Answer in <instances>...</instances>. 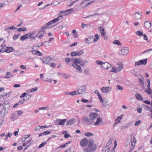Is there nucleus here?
I'll return each mask as SVG.
<instances>
[{"mask_svg": "<svg viewBox=\"0 0 152 152\" xmlns=\"http://www.w3.org/2000/svg\"><path fill=\"white\" fill-rule=\"evenodd\" d=\"M72 66L77 70H80L81 69L80 66L78 64H72Z\"/></svg>", "mask_w": 152, "mask_h": 152, "instance_id": "obj_23", "label": "nucleus"}, {"mask_svg": "<svg viewBox=\"0 0 152 152\" xmlns=\"http://www.w3.org/2000/svg\"><path fill=\"white\" fill-rule=\"evenodd\" d=\"M12 49L13 48L12 47H8L5 49L4 51L7 53H9L12 51Z\"/></svg>", "mask_w": 152, "mask_h": 152, "instance_id": "obj_21", "label": "nucleus"}, {"mask_svg": "<svg viewBox=\"0 0 152 152\" xmlns=\"http://www.w3.org/2000/svg\"><path fill=\"white\" fill-rule=\"evenodd\" d=\"M112 143V141L111 140H110L109 142H107L106 144V146H105L107 148V147L110 144Z\"/></svg>", "mask_w": 152, "mask_h": 152, "instance_id": "obj_48", "label": "nucleus"}, {"mask_svg": "<svg viewBox=\"0 0 152 152\" xmlns=\"http://www.w3.org/2000/svg\"><path fill=\"white\" fill-rule=\"evenodd\" d=\"M73 10V9L72 8H71V9H69L67 10H66V11H61V12H60L59 14L60 15H61L62 13L63 14V13H65L66 12H69L70 11H72V10Z\"/></svg>", "mask_w": 152, "mask_h": 152, "instance_id": "obj_37", "label": "nucleus"}, {"mask_svg": "<svg viewBox=\"0 0 152 152\" xmlns=\"http://www.w3.org/2000/svg\"><path fill=\"white\" fill-rule=\"evenodd\" d=\"M71 55L72 56H76L75 52H73L71 53Z\"/></svg>", "mask_w": 152, "mask_h": 152, "instance_id": "obj_64", "label": "nucleus"}, {"mask_svg": "<svg viewBox=\"0 0 152 152\" xmlns=\"http://www.w3.org/2000/svg\"><path fill=\"white\" fill-rule=\"evenodd\" d=\"M100 15L99 14V13H96L90 16H88L87 17H86V18H87L88 17H89V16L91 17V16H96V15Z\"/></svg>", "mask_w": 152, "mask_h": 152, "instance_id": "obj_54", "label": "nucleus"}, {"mask_svg": "<svg viewBox=\"0 0 152 152\" xmlns=\"http://www.w3.org/2000/svg\"><path fill=\"white\" fill-rule=\"evenodd\" d=\"M35 54L39 56H41L42 55V53L38 50H37Z\"/></svg>", "mask_w": 152, "mask_h": 152, "instance_id": "obj_45", "label": "nucleus"}, {"mask_svg": "<svg viewBox=\"0 0 152 152\" xmlns=\"http://www.w3.org/2000/svg\"><path fill=\"white\" fill-rule=\"evenodd\" d=\"M145 91L149 95H150L152 93V90L151 88H147Z\"/></svg>", "mask_w": 152, "mask_h": 152, "instance_id": "obj_32", "label": "nucleus"}, {"mask_svg": "<svg viewBox=\"0 0 152 152\" xmlns=\"http://www.w3.org/2000/svg\"><path fill=\"white\" fill-rule=\"evenodd\" d=\"M86 89V87L85 86H81L78 91H77V94H83L85 92Z\"/></svg>", "mask_w": 152, "mask_h": 152, "instance_id": "obj_10", "label": "nucleus"}, {"mask_svg": "<svg viewBox=\"0 0 152 152\" xmlns=\"http://www.w3.org/2000/svg\"><path fill=\"white\" fill-rule=\"evenodd\" d=\"M111 65L108 63L105 62L104 63L103 65H102L101 67L103 68L104 69H107L111 67Z\"/></svg>", "mask_w": 152, "mask_h": 152, "instance_id": "obj_13", "label": "nucleus"}, {"mask_svg": "<svg viewBox=\"0 0 152 152\" xmlns=\"http://www.w3.org/2000/svg\"><path fill=\"white\" fill-rule=\"evenodd\" d=\"M63 18V16L62 15H60L57 18H55L53 20L48 22V23L50 25H51L53 24L56 23L58 22L59 20L62 19Z\"/></svg>", "mask_w": 152, "mask_h": 152, "instance_id": "obj_6", "label": "nucleus"}, {"mask_svg": "<svg viewBox=\"0 0 152 152\" xmlns=\"http://www.w3.org/2000/svg\"><path fill=\"white\" fill-rule=\"evenodd\" d=\"M88 142V140L86 138L81 140L80 142V145L82 147H85L87 145Z\"/></svg>", "mask_w": 152, "mask_h": 152, "instance_id": "obj_8", "label": "nucleus"}, {"mask_svg": "<svg viewBox=\"0 0 152 152\" xmlns=\"http://www.w3.org/2000/svg\"><path fill=\"white\" fill-rule=\"evenodd\" d=\"M129 52L128 48L125 47L122 48L119 52V54L122 55H126Z\"/></svg>", "mask_w": 152, "mask_h": 152, "instance_id": "obj_4", "label": "nucleus"}, {"mask_svg": "<svg viewBox=\"0 0 152 152\" xmlns=\"http://www.w3.org/2000/svg\"><path fill=\"white\" fill-rule=\"evenodd\" d=\"M140 121L139 120L136 122L135 124V126H138L140 124Z\"/></svg>", "mask_w": 152, "mask_h": 152, "instance_id": "obj_53", "label": "nucleus"}, {"mask_svg": "<svg viewBox=\"0 0 152 152\" xmlns=\"http://www.w3.org/2000/svg\"><path fill=\"white\" fill-rule=\"evenodd\" d=\"M82 120L83 122H85L88 124H92L94 123V121L91 120L87 116L82 118Z\"/></svg>", "mask_w": 152, "mask_h": 152, "instance_id": "obj_9", "label": "nucleus"}, {"mask_svg": "<svg viewBox=\"0 0 152 152\" xmlns=\"http://www.w3.org/2000/svg\"><path fill=\"white\" fill-rule=\"evenodd\" d=\"M113 43L118 45H121V44L120 41L117 40H115L113 42Z\"/></svg>", "mask_w": 152, "mask_h": 152, "instance_id": "obj_36", "label": "nucleus"}, {"mask_svg": "<svg viewBox=\"0 0 152 152\" xmlns=\"http://www.w3.org/2000/svg\"><path fill=\"white\" fill-rule=\"evenodd\" d=\"M49 108V107L48 106H46L45 107H39V110H47Z\"/></svg>", "mask_w": 152, "mask_h": 152, "instance_id": "obj_39", "label": "nucleus"}, {"mask_svg": "<svg viewBox=\"0 0 152 152\" xmlns=\"http://www.w3.org/2000/svg\"><path fill=\"white\" fill-rule=\"evenodd\" d=\"M19 36V35H15L13 38V39H14V40H15L16 39H17Z\"/></svg>", "mask_w": 152, "mask_h": 152, "instance_id": "obj_62", "label": "nucleus"}, {"mask_svg": "<svg viewBox=\"0 0 152 152\" xmlns=\"http://www.w3.org/2000/svg\"><path fill=\"white\" fill-rule=\"evenodd\" d=\"M136 34L137 35H138L139 36H141L143 35L142 32L139 31H137Z\"/></svg>", "mask_w": 152, "mask_h": 152, "instance_id": "obj_49", "label": "nucleus"}, {"mask_svg": "<svg viewBox=\"0 0 152 152\" xmlns=\"http://www.w3.org/2000/svg\"><path fill=\"white\" fill-rule=\"evenodd\" d=\"M97 147L96 144L94 143L93 140L90 139L88 140L87 146L84 149L83 152H93L96 149Z\"/></svg>", "mask_w": 152, "mask_h": 152, "instance_id": "obj_1", "label": "nucleus"}, {"mask_svg": "<svg viewBox=\"0 0 152 152\" xmlns=\"http://www.w3.org/2000/svg\"><path fill=\"white\" fill-rule=\"evenodd\" d=\"M75 119L74 118H72L69 120L67 121L66 125H71L73 124L75 122Z\"/></svg>", "mask_w": 152, "mask_h": 152, "instance_id": "obj_18", "label": "nucleus"}, {"mask_svg": "<svg viewBox=\"0 0 152 152\" xmlns=\"http://www.w3.org/2000/svg\"><path fill=\"white\" fill-rule=\"evenodd\" d=\"M38 90V88L35 87V88H33L31 89L30 92H32L34 91H36Z\"/></svg>", "mask_w": 152, "mask_h": 152, "instance_id": "obj_51", "label": "nucleus"}, {"mask_svg": "<svg viewBox=\"0 0 152 152\" xmlns=\"http://www.w3.org/2000/svg\"><path fill=\"white\" fill-rule=\"evenodd\" d=\"M70 137V135L67 133H66L64 135V137L65 138H66Z\"/></svg>", "mask_w": 152, "mask_h": 152, "instance_id": "obj_55", "label": "nucleus"}, {"mask_svg": "<svg viewBox=\"0 0 152 152\" xmlns=\"http://www.w3.org/2000/svg\"><path fill=\"white\" fill-rule=\"evenodd\" d=\"M50 64V66L52 67H54L56 66V64L54 63H51Z\"/></svg>", "mask_w": 152, "mask_h": 152, "instance_id": "obj_61", "label": "nucleus"}, {"mask_svg": "<svg viewBox=\"0 0 152 152\" xmlns=\"http://www.w3.org/2000/svg\"><path fill=\"white\" fill-rule=\"evenodd\" d=\"M93 37L91 36L89 37L88 38L86 39V41H88L89 43H91L94 41Z\"/></svg>", "mask_w": 152, "mask_h": 152, "instance_id": "obj_25", "label": "nucleus"}, {"mask_svg": "<svg viewBox=\"0 0 152 152\" xmlns=\"http://www.w3.org/2000/svg\"><path fill=\"white\" fill-rule=\"evenodd\" d=\"M36 31H32L31 32L27 34L28 37V38H31V39H34L35 37H33L32 36L35 35L36 34Z\"/></svg>", "mask_w": 152, "mask_h": 152, "instance_id": "obj_15", "label": "nucleus"}, {"mask_svg": "<svg viewBox=\"0 0 152 152\" xmlns=\"http://www.w3.org/2000/svg\"><path fill=\"white\" fill-rule=\"evenodd\" d=\"M71 95L72 96L78 94H77V91H73L71 92Z\"/></svg>", "mask_w": 152, "mask_h": 152, "instance_id": "obj_47", "label": "nucleus"}, {"mask_svg": "<svg viewBox=\"0 0 152 152\" xmlns=\"http://www.w3.org/2000/svg\"><path fill=\"white\" fill-rule=\"evenodd\" d=\"M116 88L117 89H118V90H122L123 89V87H122V86H119L118 85H116Z\"/></svg>", "mask_w": 152, "mask_h": 152, "instance_id": "obj_46", "label": "nucleus"}, {"mask_svg": "<svg viewBox=\"0 0 152 152\" xmlns=\"http://www.w3.org/2000/svg\"><path fill=\"white\" fill-rule=\"evenodd\" d=\"M143 38L145 40H148V38L146 36V35L145 34H143Z\"/></svg>", "mask_w": 152, "mask_h": 152, "instance_id": "obj_63", "label": "nucleus"}, {"mask_svg": "<svg viewBox=\"0 0 152 152\" xmlns=\"http://www.w3.org/2000/svg\"><path fill=\"white\" fill-rule=\"evenodd\" d=\"M26 30V28L25 27H22L21 28H19L18 29V31L19 32L20 31H25Z\"/></svg>", "mask_w": 152, "mask_h": 152, "instance_id": "obj_35", "label": "nucleus"}, {"mask_svg": "<svg viewBox=\"0 0 152 152\" xmlns=\"http://www.w3.org/2000/svg\"><path fill=\"white\" fill-rule=\"evenodd\" d=\"M41 128H42L41 126H36L35 128V131H36L37 130H39Z\"/></svg>", "mask_w": 152, "mask_h": 152, "instance_id": "obj_52", "label": "nucleus"}, {"mask_svg": "<svg viewBox=\"0 0 152 152\" xmlns=\"http://www.w3.org/2000/svg\"><path fill=\"white\" fill-rule=\"evenodd\" d=\"M102 122V119L100 117L96 119V121L94 123V126H96L98 125L99 124Z\"/></svg>", "mask_w": 152, "mask_h": 152, "instance_id": "obj_16", "label": "nucleus"}, {"mask_svg": "<svg viewBox=\"0 0 152 152\" xmlns=\"http://www.w3.org/2000/svg\"><path fill=\"white\" fill-rule=\"evenodd\" d=\"M151 23L148 21H146L144 23V26L147 28H149L151 27Z\"/></svg>", "mask_w": 152, "mask_h": 152, "instance_id": "obj_20", "label": "nucleus"}, {"mask_svg": "<svg viewBox=\"0 0 152 152\" xmlns=\"http://www.w3.org/2000/svg\"><path fill=\"white\" fill-rule=\"evenodd\" d=\"M101 91L103 93H108L111 91L110 87H104L101 88Z\"/></svg>", "mask_w": 152, "mask_h": 152, "instance_id": "obj_11", "label": "nucleus"}, {"mask_svg": "<svg viewBox=\"0 0 152 152\" xmlns=\"http://www.w3.org/2000/svg\"><path fill=\"white\" fill-rule=\"evenodd\" d=\"M20 86V85L19 84H15L13 86V87L15 88H18Z\"/></svg>", "mask_w": 152, "mask_h": 152, "instance_id": "obj_59", "label": "nucleus"}, {"mask_svg": "<svg viewBox=\"0 0 152 152\" xmlns=\"http://www.w3.org/2000/svg\"><path fill=\"white\" fill-rule=\"evenodd\" d=\"M147 61V59L145 58L137 61L135 63V66H140L141 65H146Z\"/></svg>", "mask_w": 152, "mask_h": 152, "instance_id": "obj_5", "label": "nucleus"}, {"mask_svg": "<svg viewBox=\"0 0 152 152\" xmlns=\"http://www.w3.org/2000/svg\"><path fill=\"white\" fill-rule=\"evenodd\" d=\"M142 14L141 12H136L133 14L134 18L136 19H138L141 18Z\"/></svg>", "mask_w": 152, "mask_h": 152, "instance_id": "obj_12", "label": "nucleus"}, {"mask_svg": "<svg viewBox=\"0 0 152 152\" xmlns=\"http://www.w3.org/2000/svg\"><path fill=\"white\" fill-rule=\"evenodd\" d=\"M47 143L46 142H42V143H41L40 145H39L38 147L39 148H41L42 147H43L45 145V144H46Z\"/></svg>", "mask_w": 152, "mask_h": 152, "instance_id": "obj_43", "label": "nucleus"}, {"mask_svg": "<svg viewBox=\"0 0 152 152\" xmlns=\"http://www.w3.org/2000/svg\"><path fill=\"white\" fill-rule=\"evenodd\" d=\"M51 132H49L48 131H47L43 132L44 135L48 134Z\"/></svg>", "mask_w": 152, "mask_h": 152, "instance_id": "obj_57", "label": "nucleus"}, {"mask_svg": "<svg viewBox=\"0 0 152 152\" xmlns=\"http://www.w3.org/2000/svg\"><path fill=\"white\" fill-rule=\"evenodd\" d=\"M78 56H80L83 54L85 52V50H82L80 51H77Z\"/></svg>", "mask_w": 152, "mask_h": 152, "instance_id": "obj_38", "label": "nucleus"}, {"mask_svg": "<svg viewBox=\"0 0 152 152\" xmlns=\"http://www.w3.org/2000/svg\"><path fill=\"white\" fill-rule=\"evenodd\" d=\"M43 64H47L51 60V58L49 56L45 57L43 59H41Z\"/></svg>", "mask_w": 152, "mask_h": 152, "instance_id": "obj_14", "label": "nucleus"}, {"mask_svg": "<svg viewBox=\"0 0 152 152\" xmlns=\"http://www.w3.org/2000/svg\"><path fill=\"white\" fill-rule=\"evenodd\" d=\"M99 30L101 32V34L104 37L106 35V33L104 28H102V27H99Z\"/></svg>", "mask_w": 152, "mask_h": 152, "instance_id": "obj_22", "label": "nucleus"}, {"mask_svg": "<svg viewBox=\"0 0 152 152\" xmlns=\"http://www.w3.org/2000/svg\"><path fill=\"white\" fill-rule=\"evenodd\" d=\"M84 135L86 136L90 137L92 136L93 134L90 132H86L85 133Z\"/></svg>", "mask_w": 152, "mask_h": 152, "instance_id": "obj_34", "label": "nucleus"}, {"mask_svg": "<svg viewBox=\"0 0 152 152\" xmlns=\"http://www.w3.org/2000/svg\"><path fill=\"white\" fill-rule=\"evenodd\" d=\"M94 1H90V2H88L86 4V5H85V7L87 6H88V5H89L91 3L93 2Z\"/></svg>", "mask_w": 152, "mask_h": 152, "instance_id": "obj_56", "label": "nucleus"}, {"mask_svg": "<svg viewBox=\"0 0 152 152\" xmlns=\"http://www.w3.org/2000/svg\"><path fill=\"white\" fill-rule=\"evenodd\" d=\"M13 76V75H12L11 73L9 72H6V74L4 77V79H8L10 78L11 77H12Z\"/></svg>", "mask_w": 152, "mask_h": 152, "instance_id": "obj_19", "label": "nucleus"}, {"mask_svg": "<svg viewBox=\"0 0 152 152\" xmlns=\"http://www.w3.org/2000/svg\"><path fill=\"white\" fill-rule=\"evenodd\" d=\"M26 38H29L27 34H25L23 36H21L20 39L21 40H24Z\"/></svg>", "mask_w": 152, "mask_h": 152, "instance_id": "obj_33", "label": "nucleus"}, {"mask_svg": "<svg viewBox=\"0 0 152 152\" xmlns=\"http://www.w3.org/2000/svg\"><path fill=\"white\" fill-rule=\"evenodd\" d=\"M118 66L116 67H112V70L110 71V72H113L114 73H117L120 71L124 69V66L122 63H118Z\"/></svg>", "mask_w": 152, "mask_h": 152, "instance_id": "obj_2", "label": "nucleus"}, {"mask_svg": "<svg viewBox=\"0 0 152 152\" xmlns=\"http://www.w3.org/2000/svg\"><path fill=\"white\" fill-rule=\"evenodd\" d=\"M98 114L96 113H91L88 115L90 119L92 121L95 119L98 116Z\"/></svg>", "mask_w": 152, "mask_h": 152, "instance_id": "obj_7", "label": "nucleus"}, {"mask_svg": "<svg viewBox=\"0 0 152 152\" xmlns=\"http://www.w3.org/2000/svg\"><path fill=\"white\" fill-rule=\"evenodd\" d=\"M99 35L97 34H96L95 35V38H94V41L95 42H97L99 39Z\"/></svg>", "mask_w": 152, "mask_h": 152, "instance_id": "obj_40", "label": "nucleus"}, {"mask_svg": "<svg viewBox=\"0 0 152 152\" xmlns=\"http://www.w3.org/2000/svg\"><path fill=\"white\" fill-rule=\"evenodd\" d=\"M135 96L137 99L142 100L143 99V98L139 94L137 93L135 94Z\"/></svg>", "mask_w": 152, "mask_h": 152, "instance_id": "obj_28", "label": "nucleus"}, {"mask_svg": "<svg viewBox=\"0 0 152 152\" xmlns=\"http://www.w3.org/2000/svg\"><path fill=\"white\" fill-rule=\"evenodd\" d=\"M17 114L19 115H20L23 113V112L20 110H18L16 111Z\"/></svg>", "mask_w": 152, "mask_h": 152, "instance_id": "obj_58", "label": "nucleus"}, {"mask_svg": "<svg viewBox=\"0 0 152 152\" xmlns=\"http://www.w3.org/2000/svg\"><path fill=\"white\" fill-rule=\"evenodd\" d=\"M136 142V138L134 136L133 140L131 142V146L132 147V149H133L134 148V147L135 146V143Z\"/></svg>", "mask_w": 152, "mask_h": 152, "instance_id": "obj_24", "label": "nucleus"}, {"mask_svg": "<svg viewBox=\"0 0 152 152\" xmlns=\"http://www.w3.org/2000/svg\"><path fill=\"white\" fill-rule=\"evenodd\" d=\"M143 103H145L147 104H151L150 102L149 101H148V100H145V101H144L143 102Z\"/></svg>", "mask_w": 152, "mask_h": 152, "instance_id": "obj_60", "label": "nucleus"}, {"mask_svg": "<svg viewBox=\"0 0 152 152\" xmlns=\"http://www.w3.org/2000/svg\"><path fill=\"white\" fill-rule=\"evenodd\" d=\"M65 61L67 63H69L70 62H72V59H70V58H66L65 59Z\"/></svg>", "mask_w": 152, "mask_h": 152, "instance_id": "obj_42", "label": "nucleus"}, {"mask_svg": "<svg viewBox=\"0 0 152 152\" xmlns=\"http://www.w3.org/2000/svg\"><path fill=\"white\" fill-rule=\"evenodd\" d=\"M88 63V61L86 60H80V62H79V64L81 66H83L85 64H86Z\"/></svg>", "mask_w": 152, "mask_h": 152, "instance_id": "obj_27", "label": "nucleus"}, {"mask_svg": "<svg viewBox=\"0 0 152 152\" xmlns=\"http://www.w3.org/2000/svg\"><path fill=\"white\" fill-rule=\"evenodd\" d=\"M96 63H97V64L99 65H103L104 63V62H103V61H100L99 60H97L96 61Z\"/></svg>", "mask_w": 152, "mask_h": 152, "instance_id": "obj_41", "label": "nucleus"}, {"mask_svg": "<svg viewBox=\"0 0 152 152\" xmlns=\"http://www.w3.org/2000/svg\"><path fill=\"white\" fill-rule=\"evenodd\" d=\"M30 136V135L29 134L27 135H25L21 139L22 142H23L26 139H27L28 137H29Z\"/></svg>", "mask_w": 152, "mask_h": 152, "instance_id": "obj_26", "label": "nucleus"}, {"mask_svg": "<svg viewBox=\"0 0 152 152\" xmlns=\"http://www.w3.org/2000/svg\"><path fill=\"white\" fill-rule=\"evenodd\" d=\"M66 119H57L54 122L55 125H63L66 122Z\"/></svg>", "mask_w": 152, "mask_h": 152, "instance_id": "obj_3", "label": "nucleus"}, {"mask_svg": "<svg viewBox=\"0 0 152 152\" xmlns=\"http://www.w3.org/2000/svg\"><path fill=\"white\" fill-rule=\"evenodd\" d=\"M80 60L78 59H72V64H79Z\"/></svg>", "mask_w": 152, "mask_h": 152, "instance_id": "obj_31", "label": "nucleus"}, {"mask_svg": "<svg viewBox=\"0 0 152 152\" xmlns=\"http://www.w3.org/2000/svg\"><path fill=\"white\" fill-rule=\"evenodd\" d=\"M98 98H99V99L100 100V102L102 103H103L102 97L101 96V94H100L98 95Z\"/></svg>", "mask_w": 152, "mask_h": 152, "instance_id": "obj_44", "label": "nucleus"}, {"mask_svg": "<svg viewBox=\"0 0 152 152\" xmlns=\"http://www.w3.org/2000/svg\"><path fill=\"white\" fill-rule=\"evenodd\" d=\"M49 25H50V24L48 23V22L46 23V24L45 25H44V26H42L41 27V31L44 32V29H49L50 28L49 26Z\"/></svg>", "mask_w": 152, "mask_h": 152, "instance_id": "obj_17", "label": "nucleus"}, {"mask_svg": "<svg viewBox=\"0 0 152 152\" xmlns=\"http://www.w3.org/2000/svg\"><path fill=\"white\" fill-rule=\"evenodd\" d=\"M11 119L13 121H14L17 119V117L16 115V114L14 113L12 114L11 117Z\"/></svg>", "mask_w": 152, "mask_h": 152, "instance_id": "obj_29", "label": "nucleus"}, {"mask_svg": "<svg viewBox=\"0 0 152 152\" xmlns=\"http://www.w3.org/2000/svg\"><path fill=\"white\" fill-rule=\"evenodd\" d=\"M17 29L15 27H14L13 26H12L11 27H8L7 28H6L5 29V30L8 31L9 30V29L13 30V29Z\"/></svg>", "mask_w": 152, "mask_h": 152, "instance_id": "obj_30", "label": "nucleus"}, {"mask_svg": "<svg viewBox=\"0 0 152 152\" xmlns=\"http://www.w3.org/2000/svg\"><path fill=\"white\" fill-rule=\"evenodd\" d=\"M40 46H41V45H35L33 47L32 49H37L39 48Z\"/></svg>", "mask_w": 152, "mask_h": 152, "instance_id": "obj_50", "label": "nucleus"}]
</instances>
